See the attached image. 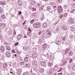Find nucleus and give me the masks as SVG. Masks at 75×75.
I'll return each instance as SVG.
<instances>
[{"mask_svg":"<svg viewBox=\"0 0 75 75\" xmlns=\"http://www.w3.org/2000/svg\"><path fill=\"white\" fill-rule=\"evenodd\" d=\"M32 64L34 67L33 68V70L35 72H38V71H40V73L42 74H44V69L41 67H38V64L36 62H34L32 63Z\"/></svg>","mask_w":75,"mask_h":75,"instance_id":"1","label":"nucleus"},{"mask_svg":"<svg viewBox=\"0 0 75 75\" xmlns=\"http://www.w3.org/2000/svg\"><path fill=\"white\" fill-rule=\"evenodd\" d=\"M55 10H58L57 13H59V14L61 13L63 11V9H62V6H58L57 9H55Z\"/></svg>","mask_w":75,"mask_h":75,"instance_id":"2","label":"nucleus"},{"mask_svg":"<svg viewBox=\"0 0 75 75\" xmlns=\"http://www.w3.org/2000/svg\"><path fill=\"white\" fill-rule=\"evenodd\" d=\"M33 26L35 28H38L41 27V24L39 23H36L34 24Z\"/></svg>","mask_w":75,"mask_h":75,"instance_id":"3","label":"nucleus"},{"mask_svg":"<svg viewBox=\"0 0 75 75\" xmlns=\"http://www.w3.org/2000/svg\"><path fill=\"white\" fill-rule=\"evenodd\" d=\"M28 32L27 33V35L28 36H30V34L31 33V29L30 28H28Z\"/></svg>","mask_w":75,"mask_h":75,"instance_id":"4","label":"nucleus"},{"mask_svg":"<svg viewBox=\"0 0 75 75\" xmlns=\"http://www.w3.org/2000/svg\"><path fill=\"white\" fill-rule=\"evenodd\" d=\"M40 64H41V65L43 67H46V64L45 61H40Z\"/></svg>","mask_w":75,"mask_h":75,"instance_id":"5","label":"nucleus"},{"mask_svg":"<svg viewBox=\"0 0 75 75\" xmlns=\"http://www.w3.org/2000/svg\"><path fill=\"white\" fill-rule=\"evenodd\" d=\"M6 56L7 58H9L11 56V53H10V52L9 51L6 52Z\"/></svg>","mask_w":75,"mask_h":75,"instance_id":"6","label":"nucleus"},{"mask_svg":"<svg viewBox=\"0 0 75 75\" xmlns=\"http://www.w3.org/2000/svg\"><path fill=\"white\" fill-rule=\"evenodd\" d=\"M51 5H52V7H53L54 8H55V9H57L58 8L57 5H56L55 3L53 2L51 4Z\"/></svg>","mask_w":75,"mask_h":75,"instance_id":"7","label":"nucleus"},{"mask_svg":"<svg viewBox=\"0 0 75 75\" xmlns=\"http://www.w3.org/2000/svg\"><path fill=\"white\" fill-rule=\"evenodd\" d=\"M69 22L71 24H73L74 23V20L72 17L70 18H69Z\"/></svg>","mask_w":75,"mask_h":75,"instance_id":"8","label":"nucleus"},{"mask_svg":"<svg viewBox=\"0 0 75 75\" xmlns=\"http://www.w3.org/2000/svg\"><path fill=\"white\" fill-rule=\"evenodd\" d=\"M54 70L52 68H51L49 69V71H50V73L51 75H52V74H54Z\"/></svg>","mask_w":75,"mask_h":75,"instance_id":"9","label":"nucleus"},{"mask_svg":"<svg viewBox=\"0 0 75 75\" xmlns=\"http://www.w3.org/2000/svg\"><path fill=\"white\" fill-rule=\"evenodd\" d=\"M24 50L25 51V50H28L29 49H30V48H29V47L27 46H24L23 48Z\"/></svg>","mask_w":75,"mask_h":75,"instance_id":"10","label":"nucleus"},{"mask_svg":"<svg viewBox=\"0 0 75 75\" xmlns=\"http://www.w3.org/2000/svg\"><path fill=\"white\" fill-rule=\"evenodd\" d=\"M0 50L1 52H4L5 50V48H4V47L3 46H1L0 47Z\"/></svg>","mask_w":75,"mask_h":75,"instance_id":"11","label":"nucleus"},{"mask_svg":"<svg viewBox=\"0 0 75 75\" xmlns=\"http://www.w3.org/2000/svg\"><path fill=\"white\" fill-rule=\"evenodd\" d=\"M54 69L56 71H58L59 70V67H58V66H54Z\"/></svg>","mask_w":75,"mask_h":75,"instance_id":"12","label":"nucleus"},{"mask_svg":"<svg viewBox=\"0 0 75 75\" xmlns=\"http://www.w3.org/2000/svg\"><path fill=\"white\" fill-rule=\"evenodd\" d=\"M22 71V69H18V75H20L21 74V72Z\"/></svg>","mask_w":75,"mask_h":75,"instance_id":"13","label":"nucleus"},{"mask_svg":"<svg viewBox=\"0 0 75 75\" xmlns=\"http://www.w3.org/2000/svg\"><path fill=\"white\" fill-rule=\"evenodd\" d=\"M37 56V55L36 54V53H33L32 54V57L33 59H35V58H36Z\"/></svg>","mask_w":75,"mask_h":75,"instance_id":"14","label":"nucleus"},{"mask_svg":"<svg viewBox=\"0 0 75 75\" xmlns=\"http://www.w3.org/2000/svg\"><path fill=\"white\" fill-rule=\"evenodd\" d=\"M63 19H65L67 18V17L68 16V13H66L63 14Z\"/></svg>","mask_w":75,"mask_h":75,"instance_id":"15","label":"nucleus"},{"mask_svg":"<svg viewBox=\"0 0 75 75\" xmlns=\"http://www.w3.org/2000/svg\"><path fill=\"white\" fill-rule=\"evenodd\" d=\"M51 8H52L51 7V6H47V11H51Z\"/></svg>","mask_w":75,"mask_h":75,"instance_id":"16","label":"nucleus"},{"mask_svg":"<svg viewBox=\"0 0 75 75\" xmlns=\"http://www.w3.org/2000/svg\"><path fill=\"white\" fill-rule=\"evenodd\" d=\"M30 3L32 5H35L36 4V2L34 1H30Z\"/></svg>","mask_w":75,"mask_h":75,"instance_id":"17","label":"nucleus"},{"mask_svg":"<svg viewBox=\"0 0 75 75\" xmlns=\"http://www.w3.org/2000/svg\"><path fill=\"white\" fill-rule=\"evenodd\" d=\"M69 56H72L73 55V52L71 50H70L69 51Z\"/></svg>","mask_w":75,"mask_h":75,"instance_id":"18","label":"nucleus"},{"mask_svg":"<svg viewBox=\"0 0 75 75\" xmlns=\"http://www.w3.org/2000/svg\"><path fill=\"white\" fill-rule=\"evenodd\" d=\"M47 55H48V57L50 60H51L52 59V55H50L49 53H47Z\"/></svg>","mask_w":75,"mask_h":75,"instance_id":"19","label":"nucleus"},{"mask_svg":"<svg viewBox=\"0 0 75 75\" xmlns=\"http://www.w3.org/2000/svg\"><path fill=\"white\" fill-rule=\"evenodd\" d=\"M7 68V64L6 63L4 64L3 65V69H6Z\"/></svg>","mask_w":75,"mask_h":75,"instance_id":"20","label":"nucleus"},{"mask_svg":"<svg viewBox=\"0 0 75 75\" xmlns=\"http://www.w3.org/2000/svg\"><path fill=\"white\" fill-rule=\"evenodd\" d=\"M6 49L7 51H10V47L8 45H6L5 46Z\"/></svg>","mask_w":75,"mask_h":75,"instance_id":"21","label":"nucleus"},{"mask_svg":"<svg viewBox=\"0 0 75 75\" xmlns=\"http://www.w3.org/2000/svg\"><path fill=\"white\" fill-rule=\"evenodd\" d=\"M0 4L4 6L6 4V1H0Z\"/></svg>","mask_w":75,"mask_h":75,"instance_id":"22","label":"nucleus"},{"mask_svg":"<svg viewBox=\"0 0 75 75\" xmlns=\"http://www.w3.org/2000/svg\"><path fill=\"white\" fill-rule=\"evenodd\" d=\"M25 67H30V64L29 63H25Z\"/></svg>","mask_w":75,"mask_h":75,"instance_id":"23","label":"nucleus"},{"mask_svg":"<svg viewBox=\"0 0 75 75\" xmlns=\"http://www.w3.org/2000/svg\"><path fill=\"white\" fill-rule=\"evenodd\" d=\"M47 44H44L42 45V48L43 50H45L47 48Z\"/></svg>","mask_w":75,"mask_h":75,"instance_id":"24","label":"nucleus"},{"mask_svg":"<svg viewBox=\"0 0 75 75\" xmlns=\"http://www.w3.org/2000/svg\"><path fill=\"white\" fill-rule=\"evenodd\" d=\"M67 26H64L63 27V31H67Z\"/></svg>","mask_w":75,"mask_h":75,"instance_id":"25","label":"nucleus"},{"mask_svg":"<svg viewBox=\"0 0 75 75\" xmlns=\"http://www.w3.org/2000/svg\"><path fill=\"white\" fill-rule=\"evenodd\" d=\"M0 26H1V27H6V24L5 23H0Z\"/></svg>","mask_w":75,"mask_h":75,"instance_id":"26","label":"nucleus"},{"mask_svg":"<svg viewBox=\"0 0 75 75\" xmlns=\"http://www.w3.org/2000/svg\"><path fill=\"white\" fill-rule=\"evenodd\" d=\"M47 26V24L46 23H44L42 24V26L43 28H46Z\"/></svg>","mask_w":75,"mask_h":75,"instance_id":"27","label":"nucleus"},{"mask_svg":"<svg viewBox=\"0 0 75 75\" xmlns=\"http://www.w3.org/2000/svg\"><path fill=\"white\" fill-rule=\"evenodd\" d=\"M69 50H70V48H68L66 50H65V54H67L68 53V52L69 51Z\"/></svg>","mask_w":75,"mask_h":75,"instance_id":"28","label":"nucleus"},{"mask_svg":"<svg viewBox=\"0 0 75 75\" xmlns=\"http://www.w3.org/2000/svg\"><path fill=\"white\" fill-rule=\"evenodd\" d=\"M61 43V40H58L56 42V44H57V45H60Z\"/></svg>","mask_w":75,"mask_h":75,"instance_id":"29","label":"nucleus"},{"mask_svg":"<svg viewBox=\"0 0 75 75\" xmlns=\"http://www.w3.org/2000/svg\"><path fill=\"white\" fill-rule=\"evenodd\" d=\"M60 31V29L59 27H57L55 30V31L56 33H58Z\"/></svg>","mask_w":75,"mask_h":75,"instance_id":"30","label":"nucleus"},{"mask_svg":"<svg viewBox=\"0 0 75 75\" xmlns=\"http://www.w3.org/2000/svg\"><path fill=\"white\" fill-rule=\"evenodd\" d=\"M46 33H47V35H48L49 37H51V33H50V32H46Z\"/></svg>","mask_w":75,"mask_h":75,"instance_id":"31","label":"nucleus"},{"mask_svg":"<svg viewBox=\"0 0 75 75\" xmlns=\"http://www.w3.org/2000/svg\"><path fill=\"white\" fill-rule=\"evenodd\" d=\"M20 64L22 65H23L24 64V61L23 60H21L20 63Z\"/></svg>","mask_w":75,"mask_h":75,"instance_id":"32","label":"nucleus"},{"mask_svg":"<svg viewBox=\"0 0 75 75\" xmlns=\"http://www.w3.org/2000/svg\"><path fill=\"white\" fill-rule=\"evenodd\" d=\"M3 9L2 8V7H0V13H2L3 12Z\"/></svg>","mask_w":75,"mask_h":75,"instance_id":"33","label":"nucleus"},{"mask_svg":"<svg viewBox=\"0 0 75 75\" xmlns=\"http://www.w3.org/2000/svg\"><path fill=\"white\" fill-rule=\"evenodd\" d=\"M34 73L33 72V71L31 70V74H32L33 75H36V74H35V73H36V72H35L34 71Z\"/></svg>","mask_w":75,"mask_h":75,"instance_id":"34","label":"nucleus"},{"mask_svg":"<svg viewBox=\"0 0 75 75\" xmlns=\"http://www.w3.org/2000/svg\"><path fill=\"white\" fill-rule=\"evenodd\" d=\"M71 31H74L75 30V28L74 27H72L71 28Z\"/></svg>","mask_w":75,"mask_h":75,"instance_id":"35","label":"nucleus"},{"mask_svg":"<svg viewBox=\"0 0 75 75\" xmlns=\"http://www.w3.org/2000/svg\"><path fill=\"white\" fill-rule=\"evenodd\" d=\"M68 6L66 5H64V10H67V8H68Z\"/></svg>","mask_w":75,"mask_h":75,"instance_id":"36","label":"nucleus"},{"mask_svg":"<svg viewBox=\"0 0 75 75\" xmlns=\"http://www.w3.org/2000/svg\"><path fill=\"white\" fill-rule=\"evenodd\" d=\"M42 40V39H40L39 40L38 42H39V44H41Z\"/></svg>","mask_w":75,"mask_h":75,"instance_id":"37","label":"nucleus"},{"mask_svg":"<svg viewBox=\"0 0 75 75\" xmlns=\"http://www.w3.org/2000/svg\"><path fill=\"white\" fill-rule=\"evenodd\" d=\"M62 17H63V15L62 14L60 15L59 18H60V19H62Z\"/></svg>","mask_w":75,"mask_h":75,"instance_id":"38","label":"nucleus"},{"mask_svg":"<svg viewBox=\"0 0 75 75\" xmlns=\"http://www.w3.org/2000/svg\"><path fill=\"white\" fill-rule=\"evenodd\" d=\"M1 17L3 19H5V18H6V17H5V16H4V14H3L1 15Z\"/></svg>","mask_w":75,"mask_h":75,"instance_id":"39","label":"nucleus"},{"mask_svg":"<svg viewBox=\"0 0 75 75\" xmlns=\"http://www.w3.org/2000/svg\"><path fill=\"white\" fill-rule=\"evenodd\" d=\"M28 58H27L26 57L24 58V60L25 61V62H28Z\"/></svg>","mask_w":75,"mask_h":75,"instance_id":"40","label":"nucleus"},{"mask_svg":"<svg viewBox=\"0 0 75 75\" xmlns=\"http://www.w3.org/2000/svg\"><path fill=\"white\" fill-rule=\"evenodd\" d=\"M75 9H73L71 11V13H73V14H74V12H75Z\"/></svg>","mask_w":75,"mask_h":75,"instance_id":"41","label":"nucleus"},{"mask_svg":"<svg viewBox=\"0 0 75 75\" xmlns=\"http://www.w3.org/2000/svg\"><path fill=\"white\" fill-rule=\"evenodd\" d=\"M13 35L15 36L16 35V32L15 30H13Z\"/></svg>","mask_w":75,"mask_h":75,"instance_id":"42","label":"nucleus"},{"mask_svg":"<svg viewBox=\"0 0 75 75\" xmlns=\"http://www.w3.org/2000/svg\"><path fill=\"white\" fill-rule=\"evenodd\" d=\"M32 10L33 11H36V8L35 7H33L32 8Z\"/></svg>","mask_w":75,"mask_h":75,"instance_id":"43","label":"nucleus"},{"mask_svg":"<svg viewBox=\"0 0 75 75\" xmlns=\"http://www.w3.org/2000/svg\"><path fill=\"white\" fill-rule=\"evenodd\" d=\"M52 66V63H49L48 64V66L49 67H50V66Z\"/></svg>","mask_w":75,"mask_h":75,"instance_id":"44","label":"nucleus"},{"mask_svg":"<svg viewBox=\"0 0 75 75\" xmlns=\"http://www.w3.org/2000/svg\"><path fill=\"white\" fill-rule=\"evenodd\" d=\"M67 37H63V40H64V41H65V40H67Z\"/></svg>","mask_w":75,"mask_h":75,"instance_id":"45","label":"nucleus"},{"mask_svg":"<svg viewBox=\"0 0 75 75\" xmlns=\"http://www.w3.org/2000/svg\"><path fill=\"white\" fill-rule=\"evenodd\" d=\"M41 34H42V31H40L38 33L39 35H41Z\"/></svg>","mask_w":75,"mask_h":75,"instance_id":"46","label":"nucleus"},{"mask_svg":"<svg viewBox=\"0 0 75 75\" xmlns=\"http://www.w3.org/2000/svg\"><path fill=\"white\" fill-rule=\"evenodd\" d=\"M73 38H74V36L73 35H71L70 36V39H72Z\"/></svg>","mask_w":75,"mask_h":75,"instance_id":"47","label":"nucleus"},{"mask_svg":"<svg viewBox=\"0 0 75 75\" xmlns=\"http://www.w3.org/2000/svg\"><path fill=\"white\" fill-rule=\"evenodd\" d=\"M62 67H61L59 69V70L57 71V72H61V71H62Z\"/></svg>","mask_w":75,"mask_h":75,"instance_id":"48","label":"nucleus"},{"mask_svg":"<svg viewBox=\"0 0 75 75\" xmlns=\"http://www.w3.org/2000/svg\"><path fill=\"white\" fill-rule=\"evenodd\" d=\"M72 70L75 71V66H73L72 67Z\"/></svg>","mask_w":75,"mask_h":75,"instance_id":"49","label":"nucleus"},{"mask_svg":"<svg viewBox=\"0 0 75 75\" xmlns=\"http://www.w3.org/2000/svg\"><path fill=\"white\" fill-rule=\"evenodd\" d=\"M34 21L33 20H32L30 21V23L31 24H32V23H34Z\"/></svg>","mask_w":75,"mask_h":75,"instance_id":"50","label":"nucleus"},{"mask_svg":"<svg viewBox=\"0 0 75 75\" xmlns=\"http://www.w3.org/2000/svg\"><path fill=\"white\" fill-rule=\"evenodd\" d=\"M18 45V42H17L15 44V46H17V45Z\"/></svg>","mask_w":75,"mask_h":75,"instance_id":"51","label":"nucleus"},{"mask_svg":"<svg viewBox=\"0 0 75 75\" xmlns=\"http://www.w3.org/2000/svg\"><path fill=\"white\" fill-rule=\"evenodd\" d=\"M20 38H21V37H19V36H18L17 37L18 40H19L20 39Z\"/></svg>","mask_w":75,"mask_h":75,"instance_id":"52","label":"nucleus"},{"mask_svg":"<svg viewBox=\"0 0 75 75\" xmlns=\"http://www.w3.org/2000/svg\"><path fill=\"white\" fill-rule=\"evenodd\" d=\"M57 1L58 2H59V3H61L62 1V0H57Z\"/></svg>","mask_w":75,"mask_h":75,"instance_id":"53","label":"nucleus"},{"mask_svg":"<svg viewBox=\"0 0 75 75\" xmlns=\"http://www.w3.org/2000/svg\"><path fill=\"white\" fill-rule=\"evenodd\" d=\"M65 64V62H63V64H61V65L62 66H63Z\"/></svg>","mask_w":75,"mask_h":75,"instance_id":"54","label":"nucleus"},{"mask_svg":"<svg viewBox=\"0 0 75 75\" xmlns=\"http://www.w3.org/2000/svg\"><path fill=\"white\" fill-rule=\"evenodd\" d=\"M46 32H50V30L48 29H47L46 30Z\"/></svg>","mask_w":75,"mask_h":75,"instance_id":"55","label":"nucleus"},{"mask_svg":"<svg viewBox=\"0 0 75 75\" xmlns=\"http://www.w3.org/2000/svg\"><path fill=\"white\" fill-rule=\"evenodd\" d=\"M33 16H34V17H35V16H36V13H34L33 14Z\"/></svg>","mask_w":75,"mask_h":75,"instance_id":"56","label":"nucleus"},{"mask_svg":"<svg viewBox=\"0 0 75 75\" xmlns=\"http://www.w3.org/2000/svg\"><path fill=\"white\" fill-rule=\"evenodd\" d=\"M66 46L67 47H68L69 48V47H70V45H69L67 44L66 45Z\"/></svg>","mask_w":75,"mask_h":75,"instance_id":"57","label":"nucleus"},{"mask_svg":"<svg viewBox=\"0 0 75 75\" xmlns=\"http://www.w3.org/2000/svg\"><path fill=\"white\" fill-rule=\"evenodd\" d=\"M73 60V59H71L70 60L69 62L70 63L72 61V60Z\"/></svg>","mask_w":75,"mask_h":75,"instance_id":"58","label":"nucleus"},{"mask_svg":"<svg viewBox=\"0 0 75 75\" xmlns=\"http://www.w3.org/2000/svg\"><path fill=\"white\" fill-rule=\"evenodd\" d=\"M18 14H19V15L21 14V11H20L18 12Z\"/></svg>","mask_w":75,"mask_h":75,"instance_id":"59","label":"nucleus"},{"mask_svg":"<svg viewBox=\"0 0 75 75\" xmlns=\"http://www.w3.org/2000/svg\"><path fill=\"white\" fill-rule=\"evenodd\" d=\"M24 37L25 38H27V36L26 35H24Z\"/></svg>","mask_w":75,"mask_h":75,"instance_id":"60","label":"nucleus"},{"mask_svg":"<svg viewBox=\"0 0 75 75\" xmlns=\"http://www.w3.org/2000/svg\"><path fill=\"white\" fill-rule=\"evenodd\" d=\"M47 74L48 75H51V73H50V71H49V72H47Z\"/></svg>","mask_w":75,"mask_h":75,"instance_id":"61","label":"nucleus"},{"mask_svg":"<svg viewBox=\"0 0 75 75\" xmlns=\"http://www.w3.org/2000/svg\"><path fill=\"white\" fill-rule=\"evenodd\" d=\"M68 67L69 69H71V66L70 65H68Z\"/></svg>","mask_w":75,"mask_h":75,"instance_id":"62","label":"nucleus"},{"mask_svg":"<svg viewBox=\"0 0 75 75\" xmlns=\"http://www.w3.org/2000/svg\"><path fill=\"white\" fill-rule=\"evenodd\" d=\"M29 8H30V9L31 10L32 9V6H30L29 7Z\"/></svg>","mask_w":75,"mask_h":75,"instance_id":"63","label":"nucleus"},{"mask_svg":"<svg viewBox=\"0 0 75 75\" xmlns=\"http://www.w3.org/2000/svg\"><path fill=\"white\" fill-rule=\"evenodd\" d=\"M42 37H43V38H44V37H45V35H44V34H42Z\"/></svg>","mask_w":75,"mask_h":75,"instance_id":"64","label":"nucleus"}]
</instances>
